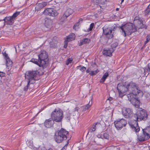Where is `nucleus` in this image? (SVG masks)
Instances as JSON below:
<instances>
[{
    "mask_svg": "<svg viewBox=\"0 0 150 150\" xmlns=\"http://www.w3.org/2000/svg\"><path fill=\"white\" fill-rule=\"evenodd\" d=\"M147 66L148 69L149 70V71H150V63L148 64Z\"/></svg>",
    "mask_w": 150,
    "mask_h": 150,
    "instance_id": "47",
    "label": "nucleus"
},
{
    "mask_svg": "<svg viewBox=\"0 0 150 150\" xmlns=\"http://www.w3.org/2000/svg\"><path fill=\"white\" fill-rule=\"evenodd\" d=\"M91 69L90 68H88L86 70V72L87 73H89L90 72V71L91 70Z\"/></svg>",
    "mask_w": 150,
    "mask_h": 150,
    "instance_id": "46",
    "label": "nucleus"
},
{
    "mask_svg": "<svg viewBox=\"0 0 150 150\" xmlns=\"http://www.w3.org/2000/svg\"><path fill=\"white\" fill-rule=\"evenodd\" d=\"M149 138V136L147 135L143 129V132L140 135H137V139L139 141L143 142Z\"/></svg>",
    "mask_w": 150,
    "mask_h": 150,
    "instance_id": "15",
    "label": "nucleus"
},
{
    "mask_svg": "<svg viewBox=\"0 0 150 150\" xmlns=\"http://www.w3.org/2000/svg\"><path fill=\"white\" fill-rule=\"evenodd\" d=\"M114 123L116 128L118 130H120L123 127H125L127 122L124 119H118L114 121Z\"/></svg>",
    "mask_w": 150,
    "mask_h": 150,
    "instance_id": "9",
    "label": "nucleus"
},
{
    "mask_svg": "<svg viewBox=\"0 0 150 150\" xmlns=\"http://www.w3.org/2000/svg\"><path fill=\"white\" fill-rule=\"evenodd\" d=\"M47 4V3L45 2H42L41 3H38L37 4L35 7V9L37 11L40 10L44 7Z\"/></svg>",
    "mask_w": 150,
    "mask_h": 150,
    "instance_id": "20",
    "label": "nucleus"
},
{
    "mask_svg": "<svg viewBox=\"0 0 150 150\" xmlns=\"http://www.w3.org/2000/svg\"><path fill=\"white\" fill-rule=\"evenodd\" d=\"M100 124L98 122H96L94 123L93 126L89 130V132L90 133H92L93 132L95 131L96 129V125L97 124Z\"/></svg>",
    "mask_w": 150,
    "mask_h": 150,
    "instance_id": "28",
    "label": "nucleus"
},
{
    "mask_svg": "<svg viewBox=\"0 0 150 150\" xmlns=\"http://www.w3.org/2000/svg\"><path fill=\"white\" fill-rule=\"evenodd\" d=\"M75 110H76L77 111H78V108H75Z\"/></svg>",
    "mask_w": 150,
    "mask_h": 150,
    "instance_id": "52",
    "label": "nucleus"
},
{
    "mask_svg": "<svg viewBox=\"0 0 150 150\" xmlns=\"http://www.w3.org/2000/svg\"><path fill=\"white\" fill-rule=\"evenodd\" d=\"M37 75L36 71H30L26 72V78L28 79V85L33 84L35 82V79Z\"/></svg>",
    "mask_w": 150,
    "mask_h": 150,
    "instance_id": "8",
    "label": "nucleus"
},
{
    "mask_svg": "<svg viewBox=\"0 0 150 150\" xmlns=\"http://www.w3.org/2000/svg\"><path fill=\"white\" fill-rule=\"evenodd\" d=\"M42 13L45 15L52 17H55L58 14L57 11L53 8H47L44 10Z\"/></svg>",
    "mask_w": 150,
    "mask_h": 150,
    "instance_id": "10",
    "label": "nucleus"
},
{
    "mask_svg": "<svg viewBox=\"0 0 150 150\" xmlns=\"http://www.w3.org/2000/svg\"><path fill=\"white\" fill-rule=\"evenodd\" d=\"M54 122L52 118L46 120L44 122V125L47 128H50L53 126Z\"/></svg>",
    "mask_w": 150,
    "mask_h": 150,
    "instance_id": "17",
    "label": "nucleus"
},
{
    "mask_svg": "<svg viewBox=\"0 0 150 150\" xmlns=\"http://www.w3.org/2000/svg\"><path fill=\"white\" fill-rule=\"evenodd\" d=\"M127 97L128 100L132 103L133 105L136 108H139L140 102L139 100H138L137 98L140 97H137L135 96H134L133 95H128Z\"/></svg>",
    "mask_w": 150,
    "mask_h": 150,
    "instance_id": "11",
    "label": "nucleus"
},
{
    "mask_svg": "<svg viewBox=\"0 0 150 150\" xmlns=\"http://www.w3.org/2000/svg\"><path fill=\"white\" fill-rule=\"evenodd\" d=\"M67 17H66V16H64V14L62 16L60 20L61 21L63 22L66 19Z\"/></svg>",
    "mask_w": 150,
    "mask_h": 150,
    "instance_id": "36",
    "label": "nucleus"
},
{
    "mask_svg": "<svg viewBox=\"0 0 150 150\" xmlns=\"http://www.w3.org/2000/svg\"><path fill=\"white\" fill-rule=\"evenodd\" d=\"M94 26V23H92L90 25V27L89 28V30L90 31L92 30Z\"/></svg>",
    "mask_w": 150,
    "mask_h": 150,
    "instance_id": "41",
    "label": "nucleus"
},
{
    "mask_svg": "<svg viewBox=\"0 0 150 150\" xmlns=\"http://www.w3.org/2000/svg\"><path fill=\"white\" fill-rule=\"evenodd\" d=\"M80 67V68L79 69L82 72H83L86 70V68L82 66L81 65H80L79 66H77V68Z\"/></svg>",
    "mask_w": 150,
    "mask_h": 150,
    "instance_id": "33",
    "label": "nucleus"
},
{
    "mask_svg": "<svg viewBox=\"0 0 150 150\" xmlns=\"http://www.w3.org/2000/svg\"><path fill=\"white\" fill-rule=\"evenodd\" d=\"M143 19L140 18L139 16H136L135 17L134 20V23L135 27L134 28L139 29H142L144 28L145 29H147V26L143 23L144 22Z\"/></svg>",
    "mask_w": 150,
    "mask_h": 150,
    "instance_id": "7",
    "label": "nucleus"
},
{
    "mask_svg": "<svg viewBox=\"0 0 150 150\" xmlns=\"http://www.w3.org/2000/svg\"><path fill=\"white\" fill-rule=\"evenodd\" d=\"M4 20L9 25H12L14 23V21L11 16L5 17Z\"/></svg>",
    "mask_w": 150,
    "mask_h": 150,
    "instance_id": "18",
    "label": "nucleus"
},
{
    "mask_svg": "<svg viewBox=\"0 0 150 150\" xmlns=\"http://www.w3.org/2000/svg\"><path fill=\"white\" fill-rule=\"evenodd\" d=\"M124 1V0H121V4H122Z\"/></svg>",
    "mask_w": 150,
    "mask_h": 150,
    "instance_id": "51",
    "label": "nucleus"
},
{
    "mask_svg": "<svg viewBox=\"0 0 150 150\" xmlns=\"http://www.w3.org/2000/svg\"><path fill=\"white\" fill-rule=\"evenodd\" d=\"M106 1L107 0H96V2L101 8L100 5L104 4Z\"/></svg>",
    "mask_w": 150,
    "mask_h": 150,
    "instance_id": "27",
    "label": "nucleus"
},
{
    "mask_svg": "<svg viewBox=\"0 0 150 150\" xmlns=\"http://www.w3.org/2000/svg\"><path fill=\"white\" fill-rule=\"evenodd\" d=\"M103 33L106 35L109 38H111L112 37L113 35L112 34V30L110 28H107L104 29L103 28Z\"/></svg>",
    "mask_w": 150,
    "mask_h": 150,
    "instance_id": "16",
    "label": "nucleus"
},
{
    "mask_svg": "<svg viewBox=\"0 0 150 150\" xmlns=\"http://www.w3.org/2000/svg\"><path fill=\"white\" fill-rule=\"evenodd\" d=\"M109 135L107 133H104L103 134V137L105 139H108L109 138Z\"/></svg>",
    "mask_w": 150,
    "mask_h": 150,
    "instance_id": "38",
    "label": "nucleus"
},
{
    "mask_svg": "<svg viewBox=\"0 0 150 150\" xmlns=\"http://www.w3.org/2000/svg\"><path fill=\"white\" fill-rule=\"evenodd\" d=\"M3 55L4 56V57L5 59H7L8 58H9V57L8 56V54L6 53L5 52L4 53H3Z\"/></svg>",
    "mask_w": 150,
    "mask_h": 150,
    "instance_id": "42",
    "label": "nucleus"
},
{
    "mask_svg": "<svg viewBox=\"0 0 150 150\" xmlns=\"http://www.w3.org/2000/svg\"><path fill=\"white\" fill-rule=\"evenodd\" d=\"M147 112L145 110L140 108L137 110L134 117L139 121L142 120H145L148 118Z\"/></svg>",
    "mask_w": 150,
    "mask_h": 150,
    "instance_id": "6",
    "label": "nucleus"
},
{
    "mask_svg": "<svg viewBox=\"0 0 150 150\" xmlns=\"http://www.w3.org/2000/svg\"><path fill=\"white\" fill-rule=\"evenodd\" d=\"M5 60L6 61V66L7 67H11L12 65L13 62L9 58Z\"/></svg>",
    "mask_w": 150,
    "mask_h": 150,
    "instance_id": "26",
    "label": "nucleus"
},
{
    "mask_svg": "<svg viewBox=\"0 0 150 150\" xmlns=\"http://www.w3.org/2000/svg\"><path fill=\"white\" fill-rule=\"evenodd\" d=\"M67 146H64L61 150H66Z\"/></svg>",
    "mask_w": 150,
    "mask_h": 150,
    "instance_id": "48",
    "label": "nucleus"
},
{
    "mask_svg": "<svg viewBox=\"0 0 150 150\" xmlns=\"http://www.w3.org/2000/svg\"><path fill=\"white\" fill-rule=\"evenodd\" d=\"M20 12L16 11L13 13V15L11 16L13 18L15 19L20 14Z\"/></svg>",
    "mask_w": 150,
    "mask_h": 150,
    "instance_id": "29",
    "label": "nucleus"
},
{
    "mask_svg": "<svg viewBox=\"0 0 150 150\" xmlns=\"http://www.w3.org/2000/svg\"><path fill=\"white\" fill-rule=\"evenodd\" d=\"M120 28L122 34L125 37L126 35H131L132 33L137 31V29L133 28L132 24L130 23H126L120 27Z\"/></svg>",
    "mask_w": 150,
    "mask_h": 150,
    "instance_id": "4",
    "label": "nucleus"
},
{
    "mask_svg": "<svg viewBox=\"0 0 150 150\" xmlns=\"http://www.w3.org/2000/svg\"><path fill=\"white\" fill-rule=\"evenodd\" d=\"M150 13V8L148 6L145 11L144 13L145 15L147 16Z\"/></svg>",
    "mask_w": 150,
    "mask_h": 150,
    "instance_id": "32",
    "label": "nucleus"
},
{
    "mask_svg": "<svg viewBox=\"0 0 150 150\" xmlns=\"http://www.w3.org/2000/svg\"><path fill=\"white\" fill-rule=\"evenodd\" d=\"M91 42V39L87 38H84L80 40L79 45L81 46L83 44L89 43Z\"/></svg>",
    "mask_w": 150,
    "mask_h": 150,
    "instance_id": "21",
    "label": "nucleus"
},
{
    "mask_svg": "<svg viewBox=\"0 0 150 150\" xmlns=\"http://www.w3.org/2000/svg\"><path fill=\"white\" fill-rule=\"evenodd\" d=\"M113 52V50L112 49H104L103 53L104 55L107 56H111L112 55V53Z\"/></svg>",
    "mask_w": 150,
    "mask_h": 150,
    "instance_id": "19",
    "label": "nucleus"
},
{
    "mask_svg": "<svg viewBox=\"0 0 150 150\" xmlns=\"http://www.w3.org/2000/svg\"><path fill=\"white\" fill-rule=\"evenodd\" d=\"M146 41L144 42V44L146 45L150 40V35H147L146 37Z\"/></svg>",
    "mask_w": 150,
    "mask_h": 150,
    "instance_id": "37",
    "label": "nucleus"
},
{
    "mask_svg": "<svg viewBox=\"0 0 150 150\" xmlns=\"http://www.w3.org/2000/svg\"><path fill=\"white\" fill-rule=\"evenodd\" d=\"M108 76L109 74L108 72H106L101 78L100 81V83H103L105 81L107 77H108Z\"/></svg>",
    "mask_w": 150,
    "mask_h": 150,
    "instance_id": "25",
    "label": "nucleus"
},
{
    "mask_svg": "<svg viewBox=\"0 0 150 150\" xmlns=\"http://www.w3.org/2000/svg\"><path fill=\"white\" fill-rule=\"evenodd\" d=\"M112 100V98L111 97H110L109 98H108V100H110V101H111V100Z\"/></svg>",
    "mask_w": 150,
    "mask_h": 150,
    "instance_id": "49",
    "label": "nucleus"
},
{
    "mask_svg": "<svg viewBox=\"0 0 150 150\" xmlns=\"http://www.w3.org/2000/svg\"><path fill=\"white\" fill-rule=\"evenodd\" d=\"M83 19L81 18L79 19L77 23H79L80 24V23H81L82 22Z\"/></svg>",
    "mask_w": 150,
    "mask_h": 150,
    "instance_id": "45",
    "label": "nucleus"
},
{
    "mask_svg": "<svg viewBox=\"0 0 150 150\" xmlns=\"http://www.w3.org/2000/svg\"><path fill=\"white\" fill-rule=\"evenodd\" d=\"M65 40L64 42V47L65 48H66L68 44V42H69L67 40L65 39Z\"/></svg>",
    "mask_w": 150,
    "mask_h": 150,
    "instance_id": "39",
    "label": "nucleus"
},
{
    "mask_svg": "<svg viewBox=\"0 0 150 150\" xmlns=\"http://www.w3.org/2000/svg\"><path fill=\"white\" fill-rule=\"evenodd\" d=\"M73 61L72 59L71 58H69L68 59L66 62V65H68L69 64L71 63Z\"/></svg>",
    "mask_w": 150,
    "mask_h": 150,
    "instance_id": "34",
    "label": "nucleus"
},
{
    "mask_svg": "<svg viewBox=\"0 0 150 150\" xmlns=\"http://www.w3.org/2000/svg\"><path fill=\"white\" fill-rule=\"evenodd\" d=\"M138 121L136 119V120H132L128 122L132 130L136 132H138L140 130V128L138 126Z\"/></svg>",
    "mask_w": 150,
    "mask_h": 150,
    "instance_id": "12",
    "label": "nucleus"
},
{
    "mask_svg": "<svg viewBox=\"0 0 150 150\" xmlns=\"http://www.w3.org/2000/svg\"><path fill=\"white\" fill-rule=\"evenodd\" d=\"M68 136V132L66 129L62 128L55 133L54 139L56 142L60 143L66 140Z\"/></svg>",
    "mask_w": 150,
    "mask_h": 150,
    "instance_id": "3",
    "label": "nucleus"
},
{
    "mask_svg": "<svg viewBox=\"0 0 150 150\" xmlns=\"http://www.w3.org/2000/svg\"><path fill=\"white\" fill-rule=\"evenodd\" d=\"M91 100H90L89 103L86 105H85L83 106V111H86V110H88L90 107L92 105Z\"/></svg>",
    "mask_w": 150,
    "mask_h": 150,
    "instance_id": "24",
    "label": "nucleus"
},
{
    "mask_svg": "<svg viewBox=\"0 0 150 150\" xmlns=\"http://www.w3.org/2000/svg\"><path fill=\"white\" fill-rule=\"evenodd\" d=\"M99 70L97 69L95 71H91L89 73V74L91 76H94L96 75L98 72H99Z\"/></svg>",
    "mask_w": 150,
    "mask_h": 150,
    "instance_id": "30",
    "label": "nucleus"
},
{
    "mask_svg": "<svg viewBox=\"0 0 150 150\" xmlns=\"http://www.w3.org/2000/svg\"><path fill=\"white\" fill-rule=\"evenodd\" d=\"M122 113L123 116L126 118H130L133 116V111L129 108H123L122 109Z\"/></svg>",
    "mask_w": 150,
    "mask_h": 150,
    "instance_id": "13",
    "label": "nucleus"
},
{
    "mask_svg": "<svg viewBox=\"0 0 150 150\" xmlns=\"http://www.w3.org/2000/svg\"><path fill=\"white\" fill-rule=\"evenodd\" d=\"M48 150H53L52 148H50Z\"/></svg>",
    "mask_w": 150,
    "mask_h": 150,
    "instance_id": "53",
    "label": "nucleus"
},
{
    "mask_svg": "<svg viewBox=\"0 0 150 150\" xmlns=\"http://www.w3.org/2000/svg\"><path fill=\"white\" fill-rule=\"evenodd\" d=\"M38 59L32 58L30 62L37 64L38 66L46 68L48 64V55L47 52L44 50L41 51L40 53L38 55Z\"/></svg>",
    "mask_w": 150,
    "mask_h": 150,
    "instance_id": "2",
    "label": "nucleus"
},
{
    "mask_svg": "<svg viewBox=\"0 0 150 150\" xmlns=\"http://www.w3.org/2000/svg\"><path fill=\"white\" fill-rule=\"evenodd\" d=\"M51 117L54 122H62L64 118V113L60 108H55L51 113Z\"/></svg>",
    "mask_w": 150,
    "mask_h": 150,
    "instance_id": "5",
    "label": "nucleus"
},
{
    "mask_svg": "<svg viewBox=\"0 0 150 150\" xmlns=\"http://www.w3.org/2000/svg\"><path fill=\"white\" fill-rule=\"evenodd\" d=\"M144 131L145 133H146L150 137V127H147L146 129H144Z\"/></svg>",
    "mask_w": 150,
    "mask_h": 150,
    "instance_id": "31",
    "label": "nucleus"
},
{
    "mask_svg": "<svg viewBox=\"0 0 150 150\" xmlns=\"http://www.w3.org/2000/svg\"><path fill=\"white\" fill-rule=\"evenodd\" d=\"M73 12L74 11L73 9L70 8H68L64 13V16H66V17H68L71 15Z\"/></svg>",
    "mask_w": 150,
    "mask_h": 150,
    "instance_id": "23",
    "label": "nucleus"
},
{
    "mask_svg": "<svg viewBox=\"0 0 150 150\" xmlns=\"http://www.w3.org/2000/svg\"><path fill=\"white\" fill-rule=\"evenodd\" d=\"M5 73L0 71V76L1 77H4L5 76Z\"/></svg>",
    "mask_w": 150,
    "mask_h": 150,
    "instance_id": "43",
    "label": "nucleus"
},
{
    "mask_svg": "<svg viewBox=\"0 0 150 150\" xmlns=\"http://www.w3.org/2000/svg\"><path fill=\"white\" fill-rule=\"evenodd\" d=\"M44 24L46 28V31L50 30L52 27L53 21L50 18H46L45 19Z\"/></svg>",
    "mask_w": 150,
    "mask_h": 150,
    "instance_id": "14",
    "label": "nucleus"
},
{
    "mask_svg": "<svg viewBox=\"0 0 150 150\" xmlns=\"http://www.w3.org/2000/svg\"><path fill=\"white\" fill-rule=\"evenodd\" d=\"M79 23H76L73 26L74 29L75 30H77L79 28Z\"/></svg>",
    "mask_w": 150,
    "mask_h": 150,
    "instance_id": "35",
    "label": "nucleus"
},
{
    "mask_svg": "<svg viewBox=\"0 0 150 150\" xmlns=\"http://www.w3.org/2000/svg\"><path fill=\"white\" fill-rule=\"evenodd\" d=\"M119 8H117L116 9V11H118L119 10Z\"/></svg>",
    "mask_w": 150,
    "mask_h": 150,
    "instance_id": "50",
    "label": "nucleus"
},
{
    "mask_svg": "<svg viewBox=\"0 0 150 150\" xmlns=\"http://www.w3.org/2000/svg\"><path fill=\"white\" fill-rule=\"evenodd\" d=\"M119 96L122 97L124 96L127 94L133 95L137 97H142L143 95V91L140 89L139 85L136 83L131 81L129 82L126 86L121 84L119 83L117 87Z\"/></svg>",
    "mask_w": 150,
    "mask_h": 150,
    "instance_id": "1",
    "label": "nucleus"
},
{
    "mask_svg": "<svg viewBox=\"0 0 150 150\" xmlns=\"http://www.w3.org/2000/svg\"><path fill=\"white\" fill-rule=\"evenodd\" d=\"M29 85H28H28L26 86H25L24 88V91H27L28 89V86Z\"/></svg>",
    "mask_w": 150,
    "mask_h": 150,
    "instance_id": "44",
    "label": "nucleus"
},
{
    "mask_svg": "<svg viewBox=\"0 0 150 150\" xmlns=\"http://www.w3.org/2000/svg\"><path fill=\"white\" fill-rule=\"evenodd\" d=\"M75 38V35L74 33H71L66 37V39L70 42L74 40Z\"/></svg>",
    "mask_w": 150,
    "mask_h": 150,
    "instance_id": "22",
    "label": "nucleus"
},
{
    "mask_svg": "<svg viewBox=\"0 0 150 150\" xmlns=\"http://www.w3.org/2000/svg\"><path fill=\"white\" fill-rule=\"evenodd\" d=\"M118 45L117 42H115L111 45V47L112 48H115Z\"/></svg>",
    "mask_w": 150,
    "mask_h": 150,
    "instance_id": "40",
    "label": "nucleus"
},
{
    "mask_svg": "<svg viewBox=\"0 0 150 150\" xmlns=\"http://www.w3.org/2000/svg\"><path fill=\"white\" fill-rule=\"evenodd\" d=\"M148 6L150 8V4H149V5Z\"/></svg>",
    "mask_w": 150,
    "mask_h": 150,
    "instance_id": "54",
    "label": "nucleus"
}]
</instances>
